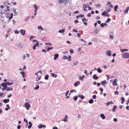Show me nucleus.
I'll return each mask as SVG.
<instances>
[{"mask_svg": "<svg viewBox=\"0 0 129 129\" xmlns=\"http://www.w3.org/2000/svg\"><path fill=\"white\" fill-rule=\"evenodd\" d=\"M104 23H102L100 24V27H104Z\"/></svg>", "mask_w": 129, "mask_h": 129, "instance_id": "13d9d810", "label": "nucleus"}, {"mask_svg": "<svg viewBox=\"0 0 129 129\" xmlns=\"http://www.w3.org/2000/svg\"><path fill=\"white\" fill-rule=\"evenodd\" d=\"M122 57L125 59L129 58V53L125 52L122 55Z\"/></svg>", "mask_w": 129, "mask_h": 129, "instance_id": "f03ea898", "label": "nucleus"}, {"mask_svg": "<svg viewBox=\"0 0 129 129\" xmlns=\"http://www.w3.org/2000/svg\"><path fill=\"white\" fill-rule=\"evenodd\" d=\"M15 34H17L19 33V31L17 30H16L15 31Z\"/></svg>", "mask_w": 129, "mask_h": 129, "instance_id": "4d7b16f0", "label": "nucleus"}, {"mask_svg": "<svg viewBox=\"0 0 129 129\" xmlns=\"http://www.w3.org/2000/svg\"><path fill=\"white\" fill-rule=\"evenodd\" d=\"M69 2V0H58V3L59 4H63L64 6H66Z\"/></svg>", "mask_w": 129, "mask_h": 129, "instance_id": "f257e3e1", "label": "nucleus"}, {"mask_svg": "<svg viewBox=\"0 0 129 129\" xmlns=\"http://www.w3.org/2000/svg\"><path fill=\"white\" fill-rule=\"evenodd\" d=\"M128 50L127 49H124V50L120 49V51H121V52L122 53H123L124 52V51H127Z\"/></svg>", "mask_w": 129, "mask_h": 129, "instance_id": "c9c22d12", "label": "nucleus"}, {"mask_svg": "<svg viewBox=\"0 0 129 129\" xmlns=\"http://www.w3.org/2000/svg\"><path fill=\"white\" fill-rule=\"evenodd\" d=\"M39 43V42L38 41H37L36 43L34 45L36 47L38 46V45Z\"/></svg>", "mask_w": 129, "mask_h": 129, "instance_id": "f704fd0d", "label": "nucleus"}, {"mask_svg": "<svg viewBox=\"0 0 129 129\" xmlns=\"http://www.w3.org/2000/svg\"><path fill=\"white\" fill-rule=\"evenodd\" d=\"M6 90L7 91H12L13 90V88H12L9 87Z\"/></svg>", "mask_w": 129, "mask_h": 129, "instance_id": "393cba45", "label": "nucleus"}, {"mask_svg": "<svg viewBox=\"0 0 129 129\" xmlns=\"http://www.w3.org/2000/svg\"><path fill=\"white\" fill-rule=\"evenodd\" d=\"M50 76L51 77L56 78L57 77V75L56 74H54L53 73H51L50 74Z\"/></svg>", "mask_w": 129, "mask_h": 129, "instance_id": "dca6fc26", "label": "nucleus"}, {"mask_svg": "<svg viewBox=\"0 0 129 129\" xmlns=\"http://www.w3.org/2000/svg\"><path fill=\"white\" fill-rule=\"evenodd\" d=\"M7 10L6 11H7L9 12H10V9H9V6H7Z\"/></svg>", "mask_w": 129, "mask_h": 129, "instance_id": "de8ad7c7", "label": "nucleus"}, {"mask_svg": "<svg viewBox=\"0 0 129 129\" xmlns=\"http://www.w3.org/2000/svg\"><path fill=\"white\" fill-rule=\"evenodd\" d=\"M106 83V81L105 80L104 81H101V84L103 85H105Z\"/></svg>", "mask_w": 129, "mask_h": 129, "instance_id": "4468645a", "label": "nucleus"}, {"mask_svg": "<svg viewBox=\"0 0 129 129\" xmlns=\"http://www.w3.org/2000/svg\"><path fill=\"white\" fill-rule=\"evenodd\" d=\"M30 18V17L29 16H28L26 17L25 18V21H26L28 20L29 18Z\"/></svg>", "mask_w": 129, "mask_h": 129, "instance_id": "79ce46f5", "label": "nucleus"}, {"mask_svg": "<svg viewBox=\"0 0 129 129\" xmlns=\"http://www.w3.org/2000/svg\"><path fill=\"white\" fill-rule=\"evenodd\" d=\"M87 16L88 17H90L91 16V14L90 13H89L87 15Z\"/></svg>", "mask_w": 129, "mask_h": 129, "instance_id": "052dcab7", "label": "nucleus"}, {"mask_svg": "<svg viewBox=\"0 0 129 129\" xmlns=\"http://www.w3.org/2000/svg\"><path fill=\"white\" fill-rule=\"evenodd\" d=\"M108 14L107 12H106L105 11L103 12L102 13L101 15L102 16H106V14Z\"/></svg>", "mask_w": 129, "mask_h": 129, "instance_id": "aec40b11", "label": "nucleus"}, {"mask_svg": "<svg viewBox=\"0 0 129 129\" xmlns=\"http://www.w3.org/2000/svg\"><path fill=\"white\" fill-rule=\"evenodd\" d=\"M113 120L115 122H116L117 121V118H115Z\"/></svg>", "mask_w": 129, "mask_h": 129, "instance_id": "680f3d73", "label": "nucleus"}, {"mask_svg": "<svg viewBox=\"0 0 129 129\" xmlns=\"http://www.w3.org/2000/svg\"><path fill=\"white\" fill-rule=\"evenodd\" d=\"M84 77V76L83 75L82 77L81 76H80L79 77V79L80 80H83V78Z\"/></svg>", "mask_w": 129, "mask_h": 129, "instance_id": "7c9ffc66", "label": "nucleus"}, {"mask_svg": "<svg viewBox=\"0 0 129 129\" xmlns=\"http://www.w3.org/2000/svg\"><path fill=\"white\" fill-rule=\"evenodd\" d=\"M78 22V20H76L74 21V23H77Z\"/></svg>", "mask_w": 129, "mask_h": 129, "instance_id": "69168bd1", "label": "nucleus"}, {"mask_svg": "<svg viewBox=\"0 0 129 129\" xmlns=\"http://www.w3.org/2000/svg\"><path fill=\"white\" fill-rule=\"evenodd\" d=\"M69 51H70V52L71 54L73 53V52H74L73 50L72 49H70Z\"/></svg>", "mask_w": 129, "mask_h": 129, "instance_id": "09e8293b", "label": "nucleus"}, {"mask_svg": "<svg viewBox=\"0 0 129 129\" xmlns=\"http://www.w3.org/2000/svg\"><path fill=\"white\" fill-rule=\"evenodd\" d=\"M65 30V29L63 28L61 30H59L58 31V32L60 33H63L64 31V30Z\"/></svg>", "mask_w": 129, "mask_h": 129, "instance_id": "f3484780", "label": "nucleus"}, {"mask_svg": "<svg viewBox=\"0 0 129 129\" xmlns=\"http://www.w3.org/2000/svg\"><path fill=\"white\" fill-rule=\"evenodd\" d=\"M10 100L9 99H4L3 100V102L4 103H8L9 101Z\"/></svg>", "mask_w": 129, "mask_h": 129, "instance_id": "9d476101", "label": "nucleus"}, {"mask_svg": "<svg viewBox=\"0 0 129 129\" xmlns=\"http://www.w3.org/2000/svg\"><path fill=\"white\" fill-rule=\"evenodd\" d=\"M37 27L39 29H41L42 30H45V29H43L41 26H38Z\"/></svg>", "mask_w": 129, "mask_h": 129, "instance_id": "b1692460", "label": "nucleus"}, {"mask_svg": "<svg viewBox=\"0 0 129 129\" xmlns=\"http://www.w3.org/2000/svg\"><path fill=\"white\" fill-rule=\"evenodd\" d=\"M69 92V90L65 94V95L66 96H67L68 95V94Z\"/></svg>", "mask_w": 129, "mask_h": 129, "instance_id": "e2e57ef3", "label": "nucleus"}, {"mask_svg": "<svg viewBox=\"0 0 129 129\" xmlns=\"http://www.w3.org/2000/svg\"><path fill=\"white\" fill-rule=\"evenodd\" d=\"M118 80L117 79H115L113 82V85L115 86L117 85V84L116 82Z\"/></svg>", "mask_w": 129, "mask_h": 129, "instance_id": "6e6552de", "label": "nucleus"}, {"mask_svg": "<svg viewBox=\"0 0 129 129\" xmlns=\"http://www.w3.org/2000/svg\"><path fill=\"white\" fill-rule=\"evenodd\" d=\"M54 60H55L59 57V54L57 53L55 54L54 55Z\"/></svg>", "mask_w": 129, "mask_h": 129, "instance_id": "0eeeda50", "label": "nucleus"}, {"mask_svg": "<svg viewBox=\"0 0 129 129\" xmlns=\"http://www.w3.org/2000/svg\"><path fill=\"white\" fill-rule=\"evenodd\" d=\"M97 70L99 73H101L102 72V70L100 68H99Z\"/></svg>", "mask_w": 129, "mask_h": 129, "instance_id": "5701e85b", "label": "nucleus"}, {"mask_svg": "<svg viewBox=\"0 0 129 129\" xmlns=\"http://www.w3.org/2000/svg\"><path fill=\"white\" fill-rule=\"evenodd\" d=\"M24 105L26 109L27 110H29L30 107V105L28 103V102H25V103Z\"/></svg>", "mask_w": 129, "mask_h": 129, "instance_id": "39448f33", "label": "nucleus"}, {"mask_svg": "<svg viewBox=\"0 0 129 129\" xmlns=\"http://www.w3.org/2000/svg\"><path fill=\"white\" fill-rule=\"evenodd\" d=\"M117 108V106L116 105H115L113 107L112 111L113 112L115 111V109Z\"/></svg>", "mask_w": 129, "mask_h": 129, "instance_id": "c85d7f7f", "label": "nucleus"}, {"mask_svg": "<svg viewBox=\"0 0 129 129\" xmlns=\"http://www.w3.org/2000/svg\"><path fill=\"white\" fill-rule=\"evenodd\" d=\"M78 96L79 98H81V99L82 100L84 98V96H83V95H78Z\"/></svg>", "mask_w": 129, "mask_h": 129, "instance_id": "4be33fe9", "label": "nucleus"}, {"mask_svg": "<svg viewBox=\"0 0 129 129\" xmlns=\"http://www.w3.org/2000/svg\"><path fill=\"white\" fill-rule=\"evenodd\" d=\"M53 49V47H48L47 49V51L48 52L49 50Z\"/></svg>", "mask_w": 129, "mask_h": 129, "instance_id": "473e14b6", "label": "nucleus"}, {"mask_svg": "<svg viewBox=\"0 0 129 129\" xmlns=\"http://www.w3.org/2000/svg\"><path fill=\"white\" fill-rule=\"evenodd\" d=\"M34 8L36 10L38 9V7L35 4H34Z\"/></svg>", "mask_w": 129, "mask_h": 129, "instance_id": "4c0bfd02", "label": "nucleus"}, {"mask_svg": "<svg viewBox=\"0 0 129 129\" xmlns=\"http://www.w3.org/2000/svg\"><path fill=\"white\" fill-rule=\"evenodd\" d=\"M62 121H64L65 122H67V119L66 118H65L64 119H62Z\"/></svg>", "mask_w": 129, "mask_h": 129, "instance_id": "3c124183", "label": "nucleus"}, {"mask_svg": "<svg viewBox=\"0 0 129 129\" xmlns=\"http://www.w3.org/2000/svg\"><path fill=\"white\" fill-rule=\"evenodd\" d=\"M128 10H127L126 9L125 10V13H124V14H127L128 13Z\"/></svg>", "mask_w": 129, "mask_h": 129, "instance_id": "6e6d98bb", "label": "nucleus"}, {"mask_svg": "<svg viewBox=\"0 0 129 129\" xmlns=\"http://www.w3.org/2000/svg\"><path fill=\"white\" fill-rule=\"evenodd\" d=\"M96 95H93L92 96V98L93 99H95L96 98Z\"/></svg>", "mask_w": 129, "mask_h": 129, "instance_id": "8fccbe9b", "label": "nucleus"}, {"mask_svg": "<svg viewBox=\"0 0 129 129\" xmlns=\"http://www.w3.org/2000/svg\"><path fill=\"white\" fill-rule=\"evenodd\" d=\"M2 86L3 87L2 88V90L3 91L4 90H6V88L7 87V86L6 84V83H3L1 84Z\"/></svg>", "mask_w": 129, "mask_h": 129, "instance_id": "20e7f679", "label": "nucleus"}, {"mask_svg": "<svg viewBox=\"0 0 129 129\" xmlns=\"http://www.w3.org/2000/svg\"><path fill=\"white\" fill-rule=\"evenodd\" d=\"M36 87H35L34 88V89L35 90H37L39 88V85H38L36 84Z\"/></svg>", "mask_w": 129, "mask_h": 129, "instance_id": "72a5a7b5", "label": "nucleus"}, {"mask_svg": "<svg viewBox=\"0 0 129 129\" xmlns=\"http://www.w3.org/2000/svg\"><path fill=\"white\" fill-rule=\"evenodd\" d=\"M28 123L29 125L28 126V129H30L33 125V124L30 122H29Z\"/></svg>", "mask_w": 129, "mask_h": 129, "instance_id": "9b49d317", "label": "nucleus"}, {"mask_svg": "<svg viewBox=\"0 0 129 129\" xmlns=\"http://www.w3.org/2000/svg\"><path fill=\"white\" fill-rule=\"evenodd\" d=\"M49 78V75H46L44 77V79L46 80H47Z\"/></svg>", "mask_w": 129, "mask_h": 129, "instance_id": "c756f323", "label": "nucleus"}, {"mask_svg": "<svg viewBox=\"0 0 129 129\" xmlns=\"http://www.w3.org/2000/svg\"><path fill=\"white\" fill-rule=\"evenodd\" d=\"M19 32L20 33H21V34L22 35H24L25 34V30H24L21 29L19 31Z\"/></svg>", "mask_w": 129, "mask_h": 129, "instance_id": "423d86ee", "label": "nucleus"}, {"mask_svg": "<svg viewBox=\"0 0 129 129\" xmlns=\"http://www.w3.org/2000/svg\"><path fill=\"white\" fill-rule=\"evenodd\" d=\"M12 3L14 5H15L16 4V3L14 1V2H12Z\"/></svg>", "mask_w": 129, "mask_h": 129, "instance_id": "338daca9", "label": "nucleus"}, {"mask_svg": "<svg viewBox=\"0 0 129 129\" xmlns=\"http://www.w3.org/2000/svg\"><path fill=\"white\" fill-rule=\"evenodd\" d=\"M40 79V78L38 76V77L36 78V80L37 81H38Z\"/></svg>", "mask_w": 129, "mask_h": 129, "instance_id": "a18cd8bd", "label": "nucleus"}, {"mask_svg": "<svg viewBox=\"0 0 129 129\" xmlns=\"http://www.w3.org/2000/svg\"><path fill=\"white\" fill-rule=\"evenodd\" d=\"M21 127V126L20 125H19L17 126V129H20Z\"/></svg>", "mask_w": 129, "mask_h": 129, "instance_id": "774afa93", "label": "nucleus"}, {"mask_svg": "<svg viewBox=\"0 0 129 129\" xmlns=\"http://www.w3.org/2000/svg\"><path fill=\"white\" fill-rule=\"evenodd\" d=\"M73 100L74 101H75L77 100V97L76 96H74L73 97Z\"/></svg>", "mask_w": 129, "mask_h": 129, "instance_id": "e433bc0d", "label": "nucleus"}, {"mask_svg": "<svg viewBox=\"0 0 129 129\" xmlns=\"http://www.w3.org/2000/svg\"><path fill=\"white\" fill-rule=\"evenodd\" d=\"M93 102V100L92 99H90L88 101V103L90 104H92Z\"/></svg>", "mask_w": 129, "mask_h": 129, "instance_id": "a878e982", "label": "nucleus"}, {"mask_svg": "<svg viewBox=\"0 0 129 129\" xmlns=\"http://www.w3.org/2000/svg\"><path fill=\"white\" fill-rule=\"evenodd\" d=\"M13 11L15 15H17L18 14V12H16V10L15 9H13Z\"/></svg>", "mask_w": 129, "mask_h": 129, "instance_id": "2eb2a0df", "label": "nucleus"}, {"mask_svg": "<svg viewBox=\"0 0 129 129\" xmlns=\"http://www.w3.org/2000/svg\"><path fill=\"white\" fill-rule=\"evenodd\" d=\"M71 57L70 55H69L68 58L67 56L63 55L62 57V59L65 60H66L68 59V61H69L71 60Z\"/></svg>", "mask_w": 129, "mask_h": 129, "instance_id": "7ed1b4c3", "label": "nucleus"}, {"mask_svg": "<svg viewBox=\"0 0 129 129\" xmlns=\"http://www.w3.org/2000/svg\"><path fill=\"white\" fill-rule=\"evenodd\" d=\"M38 127L39 128H41L42 127V124H40L38 125Z\"/></svg>", "mask_w": 129, "mask_h": 129, "instance_id": "37998d69", "label": "nucleus"}, {"mask_svg": "<svg viewBox=\"0 0 129 129\" xmlns=\"http://www.w3.org/2000/svg\"><path fill=\"white\" fill-rule=\"evenodd\" d=\"M95 5V7H96L97 8H98L99 6V7H100L101 6V5L100 4H98L97 5Z\"/></svg>", "mask_w": 129, "mask_h": 129, "instance_id": "a19ab883", "label": "nucleus"}, {"mask_svg": "<svg viewBox=\"0 0 129 129\" xmlns=\"http://www.w3.org/2000/svg\"><path fill=\"white\" fill-rule=\"evenodd\" d=\"M45 45H49L50 46H51L52 45V44L51 43H45Z\"/></svg>", "mask_w": 129, "mask_h": 129, "instance_id": "c03bdc74", "label": "nucleus"}, {"mask_svg": "<svg viewBox=\"0 0 129 129\" xmlns=\"http://www.w3.org/2000/svg\"><path fill=\"white\" fill-rule=\"evenodd\" d=\"M5 83H6V84H7V85H8L9 86H10L13 84V83L12 82L10 83L8 81L6 82Z\"/></svg>", "mask_w": 129, "mask_h": 129, "instance_id": "a211bd4d", "label": "nucleus"}, {"mask_svg": "<svg viewBox=\"0 0 129 129\" xmlns=\"http://www.w3.org/2000/svg\"><path fill=\"white\" fill-rule=\"evenodd\" d=\"M66 43H67L69 45L70 44H71V43L70 41H66Z\"/></svg>", "mask_w": 129, "mask_h": 129, "instance_id": "0e129e2a", "label": "nucleus"}, {"mask_svg": "<svg viewBox=\"0 0 129 129\" xmlns=\"http://www.w3.org/2000/svg\"><path fill=\"white\" fill-rule=\"evenodd\" d=\"M10 4L9 3H8L7 2H5L4 3V5H5V6H6L7 7V5H10Z\"/></svg>", "mask_w": 129, "mask_h": 129, "instance_id": "cd10ccee", "label": "nucleus"}, {"mask_svg": "<svg viewBox=\"0 0 129 129\" xmlns=\"http://www.w3.org/2000/svg\"><path fill=\"white\" fill-rule=\"evenodd\" d=\"M115 94L116 95H118L119 93L118 91H116L115 92Z\"/></svg>", "mask_w": 129, "mask_h": 129, "instance_id": "864d4df0", "label": "nucleus"}, {"mask_svg": "<svg viewBox=\"0 0 129 129\" xmlns=\"http://www.w3.org/2000/svg\"><path fill=\"white\" fill-rule=\"evenodd\" d=\"M108 103L109 105L114 104L113 102L112 101L108 102Z\"/></svg>", "mask_w": 129, "mask_h": 129, "instance_id": "603ef678", "label": "nucleus"}, {"mask_svg": "<svg viewBox=\"0 0 129 129\" xmlns=\"http://www.w3.org/2000/svg\"><path fill=\"white\" fill-rule=\"evenodd\" d=\"M73 91H74V92H76V91L74 89H73V90H71L70 91L71 92H73Z\"/></svg>", "mask_w": 129, "mask_h": 129, "instance_id": "bf43d9fd", "label": "nucleus"}, {"mask_svg": "<svg viewBox=\"0 0 129 129\" xmlns=\"http://www.w3.org/2000/svg\"><path fill=\"white\" fill-rule=\"evenodd\" d=\"M106 55H107L109 56H110L111 55V53L110 52V50H107L106 51Z\"/></svg>", "mask_w": 129, "mask_h": 129, "instance_id": "1a4fd4ad", "label": "nucleus"}, {"mask_svg": "<svg viewBox=\"0 0 129 129\" xmlns=\"http://www.w3.org/2000/svg\"><path fill=\"white\" fill-rule=\"evenodd\" d=\"M109 37L111 39H113L114 38V36L112 35H110L109 36Z\"/></svg>", "mask_w": 129, "mask_h": 129, "instance_id": "ea45409f", "label": "nucleus"}, {"mask_svg": "<svg viewBox=\"0 0 129 129\" xmlns=\"http://www.w3.org/2000/svg\"><path fill=\"white\" fill-rule=\"evenodd\" d=\"M12 96V95L11 94H10L9 95H8L7 97L8 98H10L11 96Z\"/></svg>", "mask_w": 129, "mask_h": 129, "instance_id": "5fc2aeb1", "label": "nucleus"}, {"mask_svg": "<svg viewBox=\"0 0 129 129\" xmlns=\"http://www.w3.org/2000/svg\"><path fill=\"white\" fill-rule=\"evenodd\" d=\"M100 116L103 119H104L105 118L104 115L103 114H101L100 115Z\"/></svg>", "mask_w": 129, "mask_h": 129, "instance_id": "bb28decb", "label": "nucleus"}, {"mask_svg": "<svg viewBox=\"0 0 129 129\" xmlns=\"http://www.w3.org/2000/svg\"><path fill=\"white\" fill-rule=\"evenodd\" d=\"M19 46L20 48H22L23 47L22 45L20 43H19Z\"/></svg>", "mask_w": 129, "mask_h": 129, "instance_id": "49530a36", "label": "nucleus"}, {"mask_svg": "<svg viewBox=\"0 0 129 129\" xmlns=\"http://www.w3.org/2000/svg\"><path fill=\"white\" fill-rule=\"evenodd\" d=\"M118 8V6L117 5L115 6L114 7V10L115 11L117 12V9Z\"/></svg>", "mask_w": 129, "mask_h": 129, "instance_id": "6ab92c4d", "label": "nucleus"}, {"mask_svg": "<svg viewBox=\"0 0 129 129\" xmlns=\"http://www.w3.org/2000/svg\"><path fill=\"white\" fill-rule=\"evenodd\" d=\"M111 19L110 18H108L107 19V20L105 21V23H108L110 21Z\"/></svg>", "mask_w": 129, "mask_h": 129, "instance_id": "58836bf2", "label": "nucleus"}, {"mask_svg": "<svg viewBox=\"0 0 129 129\" xmlns=\"http://www.w3.org/2000/svg\"><path fill=\"white\" fill-rule=\"evenodd\" d=\"M13 13H11V14L10 16L9 17V20H10L11 19H12L13 18Z\"/></svg>", "mask_w": 129, "mask_h": 129, "instance_id": "2f4dec72", "label": "nucleus"}, {"mask_svg": "<svg viewBox=\"0 0 129 129\" xmlns=\"http://www.w3.org/2000/svg\"><path fill=\"white\" fill-rule=\"evenodd\" d=\"M93 78L94 79L97 80L98 78L99 77L98 76H96V74H94L93 76Z\"/></svg>", "mask_w": 129, "mask_h": 129, "instance_id": "ddd939ff", "label": "nucleus"}, {"mask_svg": "<svg viewBox=\"0 0 129 129\" xmlns=\"http://www.w3.org/2000/svg\"><path fill=\"white\" fill-rule=\"evenodd\" d=\"M80 84V82L79 81H77L76 82L74 83V85L75 86H77L78 85H79Z\"/></svg>", "mask_w": 129, "mask_h": 129, "instance_id": "f8f14e48", "label": "nucleus"}, {"mask_svg": "<svg viewBox=\"0 0 129 129\" xmlns=\"http://www.w3.org/2000/svg\"><path fill=\"white\" fill-rule=\"evenodd\" d=\"M20 73L22 74V75L23 78L24 77H25V73L24 72L21 71L20 72Z\"/></svg>", "mask_w": 129, "mask_h": 129, "instance_id": "412c9836", "label": "nucleus"}]
</instances>
